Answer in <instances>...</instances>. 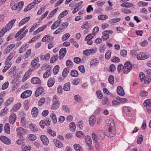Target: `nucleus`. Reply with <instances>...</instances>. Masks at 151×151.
Returning <instances> with one entry per match:
<instances>
[{
    "label": "nucleus",
    "instance_id": "1",
    "mask_svg": "<svg viewBox=\"0 0 151 151\" xmlns=\"http://www.w3.org/2000/svg\"><path fill=\"white\" fill-rule=\"evenodd\" d=\"M106 123L109 127V130L106 134L109 137H114L116 133L114 121L112 119H107L106 120Z\"/></svg>",
    "mask_w": 151,
    "mask_h": 151
},
{
    "label": "nucleus",
    "instance_id": "2",
    "mask_svg": "<svg viewBox=\"0 0 151 151\" xmlns=\"http://www.w3.org/2000/svg\"><path fill=\"white\" fill-rule=\"evenodd\" d=\"M16 21V19H13L10 21L6 26L2 28L0 31V37L3 36L6 32L11 29Z\"/></svg>",
    "mask_w": 151,
    "mask_h": 151
},
{
    "label": "nucleus",
    "instance_id": "3",
    "mask_svg": "<svg viewBox=\"0 0 151 151\" xmlns=\"http://www.w3.org/2000/svg\"><path fill=\"white\" fill-rule=\"evenodd\" d=\"M27 26H25L19 30L15 35V37H18L17 39L19 40H21L23 38L28 31L27 29L25 30Z\"/></svg>",
    "mask_w": 151,
    "mask_h": 151
},
{
    "label": "nucleus",
    "instance_id": "4",
    "mask_svg": "<svg viewBox=\"0 0 151 151\" xmlns=\"http://www.w3.org/2000/svg\"><path fill=\"white\" fill-rule=\"evenodd\" d=\"M16 131L18 133L20 138H23V135L27 133V130L22 127L17 128Z\"/></svg>",
    "mask_w": 151,
    "mask_h": 151
},
{
    "label": "nucleus",
    "instance_id": "5",
    "mask_svg": "<svg viewBox=\"0 0 151 151\" xmlns=\"http://www.w3.org/2000/svg\"><path fill=\"white\" fill-rule=\"evenodd\" d=\"M144 106L146 107L147 111L150 113L151 111V100L148 99L146 100L143 103Z\"/></svg>",
    "mask_w": 151,
    "mask_h": 151
},
{
    "label": "nucleus",
    "instance_id": "6",
    "mask_svg": "<svg viewBox=\"0 0 151 151\" xmlns=\"http://www.w3.org/2000/svg\"><path fill=\"white\" fill-rule=\"evenodd\" d=\"M54 39V37L50 35H45L42 39V41L43 42H50L52 41Z\"/></svg>",
    "mask_w": 151,
    "mask_h": 151
},
{
    "label": "nucleus",
    "instance_id": "7",
    "mask_svg": "<svg viewBox=\"0 0 151 151\" xmlns=\"http://www.w3.org/2000/svg\"><path fill=\"white\" fill-rule=\"evenodd\" d=\"M32 94V91L29 90H26L23 92L21 94V97L22 99L26 98L29 97Z\"/></svg>",
    "mask_w": 151,
    "mask_h": 151
},
{
    "label": "nucleus",
    "instance_id": "8",
    "mask_svg": "<svg viewBox=\"0 0 151 151\" xmlns=\"http://www.w3.org/2000/svg\"><path fill=\"white\" fill-rule=\"evenodd\" d=\"M17 118L16 115L15 114L12 113L10 116L9 118V121L10 123L13 124L15 122Z\"/></svg>",
    "mask_w": 151,
    "mask_h": 151
},
{
    "label": "nucleus",
    "instance_id": "9",
    "mask_svg": "<svg viewBox=\"0 0 151 151\" xmlns=\"http://www.w3.org/2000/svg\"><path fill=\"white\" fill-rule=\"evenodd\" d=\"M1 140L6 145H10L11 143L10 140L6 137L2 136L0 137Z\"/></svg>",
    "mask_w": 151,
    "mask_h": 151
},
{
    "label": "nucleus",
    "instance_id": "10",
    "mask_svg": "<svg viewBox=\"0 0 151 151\" xmlns=\"http://www.w3.org/2000/svg\"><path fill=\"white\" fill-rule=\"evenodd\" d=\"M62 20L59 19L55 21L52 24L51 27V29L52 30H54L57 28L60 25V24L61 23Z\"/></svg>",
    "mask_w": 151,
    "mask_h": 151
},
{
    "label": "nucleus",
    "instance_id": "11",
    "mask_svg": "<svg viewBox=\"0 0 151 151\" xmlns=\"http://www.w3.org/2000/svg\"><path fill=\"white\" fill-rule=\"evenodd\" d=\"M40 139L43 143L46 145H47L49 142L48 138L44 135H42L40 137Z\"/></svg>",
    "mask_w": 151,
    "mask_h": 151
},
{
    "label": "nucleus",
    "instance_id": "12",
    "mask_svg": "<svg viewBox=\"0 0 151 151\" xmlns=\"http://www.w3.org/2000/svg\"><path fill=\"white\" fill-rule=\"evenodd\" d=\"M31 82L33 84H40L41 81L39 78L35 77L32 78L31 80Z\"/></svg>",
    "mask_w": 151,
    "mask_h": 151
},
{
    "label": "nucleus",
    "instance_id": "13",
    "mask_svg": "<svg viewBox=\"0 0 151 151\" xmlns=\"http://www.w3.org/2000/svg\"><path fill=\"white\" fill-rule=\"evenodd\" d=\"M117 91L118 94L122 96L124 95L125 93L123 87L120 86H119L117 88Z\"/></svg>",
    "mask_w": 151,
    "mask_h": 151
},
{
    "label": "nucleus",
    "instance_id": "14",
    "mask_svg": "<svg viewBox=\"0 0 151 151\" xmlns=\"http://www.w3.org/2000/svg\"><path fill=\"white\" fill-rule=\"evenodd\" d=\"M66 53V50L65 48H63L60 51L59 58L60 59H62L63 58L65 55Z\"/></svg>",
    "mask_w": 151,
    "mask_h": 151
},
{
    "label": "nucleus",
    "instance_id": "15",
    "mask_svg": "<svg viewBox=\"0 0 151 151\" xmlns=\"http://www.w3.org/2000/svg\"><path fill=\"white\" fill-rule=\"evenodd\" d=\"M30 19V17H28L23 19L19 24V26L21 27L26 23Z\"/></svg>",
    "mask_w": 151,
    "mask_h": 151
},
{
    "label": "nucleus",
    "instance_id": "16",
    "mask_svg": "<svg viewBox=\"0 0 151 151\" xmlns=\"http://www.w3.org/2000/svg\"><path fill=\"white\" fill-rule=\"evenodd\" d=\"M96 121V117L94 116H91L89 118V124L92 126H93L95 123Z\"/></svg>",
    "mask_w": 151,
    "mask_h": 151
},
{
    "label": "nucleus",
    "instance_id": "17",
    "mask_svg": "<svg viewBox=\"0 0 151 151\" xmlns=\"http://www.w3.org/2000/svg\"><path fill=\"white\" fill-rule=\"evenodd\" d=\"M43 88L42 87H39L37 88L35 93V96L38 97L41 94L43 91Z\"/></svg>",
    "mask_w": 151,
    "mask_h": 151
},
{
    "label": "nucleus",
    "instance_id": "18",
    "mask_svg": "<svg viewBox=\"0 0 151 151\" xmlns=\"http://www.w3.org/2000/svg\"><path fill=\"white\" fill-rule=\"evenodd\" d=\"M85 139L86 145L89 147L91 146L92 140L91 137L88 136H85Z\"/></svg>",
    "mask_w": 151,
    "mask_h": 151
},
{
    "label": "nucleus",
    "instance_id": "19",
    "mask_svg": "<svg viewBox=\"0 0 151 151\" xmlns=\"http://www.w3.org/2000/svg\"><path fill=\"white\" fill-rule=\"evenodd\" d=\"M53 142L56 147L61 148L63 147V144L61 142L57 139H54Z\"/></svg>",
    "mask_w": 151,
    "mask_h": 151
},
{
    "label": "nucleus",
    "instance_id": "20",
    "mask_svg": "<svg viewBox=\"0 0 151 151\" xmlns=\"http://www.w3.org/2000/svg\"><path fill=\"white\" fill-rule=\"evenodd\" d=\"M38 112V109L37 107H34L32 110V114L34 117H36L37 116Z\"/></svg>",
    "mask_w": 151,
    "mask_h": 151
},
{
    "label": "nucleus",
    "instance_id": "21",
    "mask_svg": "<svg viewBox=\"0 0 151 151\" xmlns=\"http://www.w3.org/2000/svg\"><path fill=\"white\" fill-rule=\"evenodd\" d=\"M37 60L35 59L33 60L31 63V65L32 67L35 68H38L40 65V64L37 62Z\"/></svg>",
    "mask_w": 151,
    "mask_h": 151
},
{
    "label": "nucleus",
    "instance_id": "22",
    "mask_svg": "<svg viewBox=\"0 0 151 151\" xmlns=\"http://www.w3.org/2000/svg\"><path fill=\"white\" fill-rule=\"evenodd\" d=\"M35 5L34 3H32L29 4L24 9V11L27 12L31 10L32 9L35 7Z\"/></svg>",
    "mask_w": 151,
    "mask_h": 151
},
{
    "label": "nucleus",
    "instance_id": "23",
    "mask_svg": "<svg viewBox=\"0 0 151 151\" xmlns=\"http://www.w3.org/2000/svg\"><path fill=\"white\" fill-rule=\"evenodd\" d=\"M4 129L5 132L7 134H9L10 132V127L9 124L6 123L4 126Z\"/></svg>",
    "mask_w": 151,
    "mask_h": 151
},
{
    "label": "nucleus",
    "instance_id": "24",
    "mask_svg": "<svg viewBox=\"0 0 151 151\" xmlns=\"http://www.w3.org/2000/svg\"><path fill=\"white\" fill-rule=\"evenodd\" d=\"M50 58V55L49 53L46 54L45 55H41L40 57L41 60H44L46 61H48Z\"/></svg>",
    "mask_w": 151,
    "mask_h": 151
},
{
    "label": "nucleus",
    "instance_id": "25",
    "mask_svg": "<svg viewBox=\"0 0 151 151\" xmlns=\"http://www.w3.org/2000/svg\"><path fill=\"white\" fill-rule=\"evenodd\" d=\"M99 61L98 59L94 58L90 62V65L92 66L96 65V64H99Z\"/></svg>",
    "mask_w": 151,
    "mask_h": 151
},
{
    "label": "nucleus",
    "instance_id": "26",
    "mask_svg": "<svg viewBox=\"0 0 151 151\" xmlns=\"http://www.w3.org/2000/svg\"><path fill=\"white\" fill-rule=\"evenodd\" d=\"M29 128L31 130L34 132H36L38 131L37 126L34 124H31L29 125Z\"/></svg>",
    "mask_w": 151,
    "mask_h": 151
},
{
    "label": "nucleus",
    "instance_id": "27",
    "mask_svg": "<svg viewBox=\"0 0 151 151\" xmlns=\"http://www.w3.org/2000/svg\"><path fill=\"white\" fill-rule=\"evenodd\" d=\"M76 135L78 137L80 138H83L85 136L84 134L82 131H78L76 132Z\"/></svg>",
    "mask_w": 151,
    "mask_h": 151
},
{
    "label": "nucleus",
    "instance_id": "28",
    "mask_svg": "<svg viewBox=\"0 0 151 151\" xmlns=\"http://www.w3.org/2000/svg\"><path fill=\"white\" fill-rule=\"evenodd\" d=\"M69 70L70 69L68 68H65L63 70L62 72V75L63 77L65 78L67 76Z\"/></svg>",
    "mask_w": 151,
    "mask_h": 151
},
{
    "label": "nucleus",
    "instance_id": "29",
    "mask_svg": "<svg viewBox=\"0 0 151 151\" xmlns=\"http://www.w3.org/2000/svg\"><path fill=\"white\" fill-rule=\"evenodd\" d=\"M27 45L26 44H24L19 49V52L20 53H23L26 50L25 47L26 48H27L28 47L27 46Z\"/></svg>",
    "mask_w": 151,
    "mask_h": 151
},
{
    "label": "nucleus",
    "instance_id": "30",
    "mask_svg": "<svg viewBox=\"0 0 151 151\" xmlns=\"http://www.w3.org/2000/svg\"><path fill=\"white\" fill-rule=\"evenodd\" d=\"M32 52L31 49H29L27 50L24 55L23 58L25 59L28 58Z\"/></svg>",
    "mask_w": 151,
    "mask_h": 151
},
{
    "label": "nucleus",
    "instance_id": "31",
    "mask_svg": "<svg viewBox=\"0 0 151 151\" xmlns=\"http://www.w3.org/2000/svg\"><path fill=\"white\" fill-rule=\"evenodd\" d=\"M21 106V104L20 103H18L15 105L13 107L12 111H13L18 110Z\"/></svg>",
    "mask_w": 151,
    "mask_h": 151
},
{
    "label": "nucleus",
    "instance_id": "32",
    "mask_svg": "<svg viewBox=\"0 0 151 151\" xmlns=\"http://www.w3.org/2000/svg\"><path fill=\"white\" fill-rule=\"evenodd\" d=\"M105 135V132L104 131L100 130L99 132V134L98 137L101 140L104 137Z\"/></svg>",
    "mask_w": 151,
    "mask_h": 151
},
{
    "label": "nucleus",
    "instance_id": "33",
    "mask_svg": "<svg viewBox=\"0 0 151 151\" xmlns=\"http://www.w3.org/2000/svg\"><path fill=\"white\" fill-rule=\"evenodd\" d=\"M92 137L93 140L94 141L95 143L98 142V138H99L96 134L95 132H93L92 133Z\"/></svg>",
    "mask_w": 151,
    "mask_h": 151
},
{
    "label": "nucleus",
    "instance_id": "34",
    "mask_svg": "<svg viewBox=\"0 0 151 151\" xmlns=\"http://www.w3.org/2000/svg\"><path fill=\"white\" fill-rule=\"evenodd\" d=\"M116 99L119 101V102H121L122 104L127 103L128 101V100L126 98H122L119 96L116 97Z\"/></svg>",
    "mask_w": 151,
    "mask_h": 151
},
{
    "label": "nucleus",
    "instance_id": "35",
    "mask_svg": "<svg viewBox=\"0 0 151 151\" xmlns=\"http://www.w3.org/2000/svg\"><path fill=\"white\" fill-rule=\"evenodd\" d=\"M10 6L12 9L14 10H16L18 8L17 4L14 1L11 3Z\"/></svg>",
    "mask_w": 151,
    "mask_h": 151
},
{
    "label": "nucleus",
    "instance_id": "36",
    "mask_svg": "<svg viewBox=\"0 0 151 151\" xmlns=\"http://www.w3.org/2000/svg\"><path fill=\"white\" fill-rule=\"evenodd\" d=\"M123 109L124 113L127 114V115L130 116L131 115V113L129 109L126 106H124L123 107Z\"/></svg>",
    "mask_w": 151,
    "mask_h": 151
},
{
    "label": "nucleus",
    "instance_id": "37",
    "mask_svg": "<svg viewBox=\"0 0 151 151\" xmlns=\"http://www.w3.org/2000/svg\"><path fill=\"white\" fill-rule=\"evenodd\" d=\"M103 35L102 36L101 38L104 40H106L108 39L109 37V34H107L106 32H103L102 33Z\"/></svg>",
    "mask_w": 151,
    "mask_h": 151
},
{
    "label": "nucleus",
    "instance_id": "38",
    "mask_svg": "<svg viewBox=\"0 0 151 151\" xmlns=\"http://www.w3.org/2000/svg\"><path fill=\"white\" fill-rule=\"evenodd\" d=\"M50 116L52 119V122L54 124H56L57 122V119L55 114H54L52 113L50 115Z\"/></svg>",
    "mask_w": 151,
    "mask_h": 151
},
{
    "label": "nucleus",
    "instance_id": "39",
    "mask_svg": "<svg viewBox=\"0 0 151 151\" xmlns=\"http://www.w3.org/2000/svg\"><path fill=\"white\" fill-rule=\"evenodd\" d=\"M123 67L128 68L131 70L132 68V65L130 61H127L125 63Z\"/></svg>",
    "mask_w": 151,
    "mask_h": 151
},
{
    "label": "nucleus",
    "instance_id": "40",
    "mask_svg": "<svg viewBox=\"0 0 151 151\" xmlns=\"http://www.w3.org/2000/svg\"><path fill=\"white\" fill-rule=\"evenodd\" d=\"M108 18L107 15H99L98 17V19L100 20H105Z\"/></svg>",
    "mask_w": 151,
    "mask_h": 151
},
{
    "label": "nucleus",
    "instance_id": "41",
    "mask_svg": "<svg viewBox=\"0 0 151 151\" xmlns=\"http://www.w3.org/2000/svg\"><path fill=\"white\" fill-rule=\"evenodd\" d=\"M47 26V25L46 24L44 25L42 27L38 28L35 32L37 33L40 32H42L45 29Z\"/></svg>",
    "mask_w": 151,
    "mask_h": 151
},
{
    "label": "nucleus",
    "instance_id": "42",
    "mask_svg": "<svg viewBox=\"0 0 151 151\" xmlns=\"http://www.w3.org/2000/svg\"><path fill=\"white\" fill-rule=\"evenodd\" d=\"M60 69L59 65H57L54 67L53 69V73L54 74L56 75L58 73Z\"/></svg>",
    "mask_w": 151,
    "mask_h": 151
},
{
    "label": "nucleus",
    "instance_id": "43",
    "mask_svg": "<svg viewBox=\"0 0 151 151\" xmlns=\"http://www.w3.org/2000/svg\"><path fill=\"white\" fill-rule=\"evenodd\" d=\"M55 82V80L53 78H50L47 82V85H54Z\"/></svg>",
    "mask_w": 151,
    "mask_h": 151
},
{
    "label": "nucleus",
    "instance_id": "44",
    "mask_svg": "<svg viewBox=\"0 0 151 151\" xmlns=\"http://www.w3.org/2000/svg\"><path fill=\"white\" fill-rule=\"evenodd\" d=\"M24 109L25 110H28L29 107V102L28 100H25L24 102Z\"/></svg>",
    "mask_w": 151,
    "mask_h": 151
},
{
    "label": "nucleus",
    "instance_id": "45",
    "mask_svg": "<svg viewBox=\"0 0 151 151\" xmlns=\"http://www.w3.org/2000/svg\"><path fill=\"white\" fill-rule=\"evenodd\" d=\"M26 119L25 118L24 116H22L21 118V126L24 127L26 126V124L25 123Z\"/></svg>",
    "mask_w": 151,
    "mask_h": 151
},
{
    "label": "nucleus",
    "instance_id": "46",
    "mask_svg": "<svg viewBox=\"0 0 151 151\" xmlns=\"http://www.w3.org/2000/svg\"><path fill=\"white\" fill-rule=\"evenodd\" d=\"M151 79L150 76H148L147 77L145 78V79L143 78H142V81L144 80V83L145 84H148L150 82Z\"/></svg>",
    "mask_w": 151,
    "mask_h": 151
},
{
    "label": "nucleus",
    "instance_id": "47",
    "mask_svg": "<svg viewBox=\"0 0 151 151\" xmlns=\"http://www.w3.org/2000/svg\"><path fill=\"white\" fill-rule=\"evenodd\" d=\"M59 106V102H53V104L51 106V108L53 109H55L58 108Z\"/></svg>",
    "mask_w": 151,
    "mask_h": 151
},
{
    "label": "nucleus",
    "instance_id": "48",
    "mask_svg": "<svg viewBox=\"0 0 151 151\" xmlns=\"http://www.w3.org/2000/svg\"><path fill=\"white\" fill-rule=\"evenodd\" d=\"M69 127L71 131H75L76 128V125L74 122H72L69 125Z\"/></svg>",
    "mask_w": 151,
    "mask_h": 151
},
{
    "label": "nucleus",
    "instance_id": "49",
    "mask_svg": "<svg viewBox=\"0 0 151 151\" xmlns=\"http://www.w3.org/2000/svg\"><path fill=\"white\" fill-rule=\"evenodd\" d=\"M68 13V11L66 10L60 13L58 16V18L61 19L65 16Z\"/></svg>",
    "mask_w": 151,
    "mask_h": 151
},
{
    "label": "nucleus",
    "instance_id": "50",
    "mask_svg": "<svg viewBox=\"0 0 151 151\" xmlns=\"http://www.w3.org/2000/svg\"><path fill=\"white\" fill-rule=\"evenodd\" d=\"M51 75L50 70H47L43 75V77L46 78L49 77Z\"/></svg>",
    "mask_w": 151,
    "mask_h": 151
},
{
    "label": "nucleus",
    "instance_id": "51",
    "mask_svg": "<svg viewBox=\"0 0 151 151\" xmlns=\"http://www.w3.org/2000/svg\"><path fill=\"white\" fill-rule=\"evenodd\" d=\"M74 98L75 101L78 102L80 103L82 101V98L78 95H76L74 97Z\"/></svg>",
    "mask_w": 151,
    "mask_h": 151
},
{
    "label": "nucleus",
    "instance_id": "52",
    "mask_svg": "<svg viewBox=\"0 0 151 151\" xmlns=\"http://www.w3.org/2000/svg\"><path fill=\"white\" fill-rule=\"evenodd\" d=\"M121 20L120 18H115L110 20L109 21L111 23H115L119 22Z\"/></svg>",
    "mask_w": 151,
    "mask_h": 151
},
{
    "label": "nucleus",
    "instance_id": "53",
    "mask_svg": "<svg viewBox=\"0 0 151 151\" xmlns=\"http://www.w3.org/2000/svg\"><path fill=\"white\" fill-rule=\"evenodd\" d=\"M70 75L73 77H76L78 75V72L76 70H73L71 71Z\"/></svg>",
    "mask_w": 151,
    "mask_h": 151
},
{
    "label": "nucleus",
    "instance_id": "54",
    "mask_svg": "<svg viewBox=\"0 0 151 151\" xmlns=\"http://www.w3.org/2000/svg\"><path fill=\"white\" fill-rule=\"evenodd\" d=\"M20 139H18L17 141V144L21 145H25V143L24 141L23 138H20Z\"/></svg>",
    "mask_w": 151,
    "mask_h": 151
},
{
    "label": "nucleus",
    "instance_id": "55",
    "mask_svg": "<svg viewBox=\"0 0 151 151\" xmlns=\"http://www.w3.org/2000/svg\"><path fill=\"white\" fill-rule=\"evenodd\" d=\"M66 64L68 67L67 68H69L72 67L73 65V62L69 60H68L66 61Z\"/></svg>",
    "mask_w": 151,
    "mask_h": 151
},
{
    "label": "nucleus",
    "instance_id": "56",
    "mask_svg": "<svg viewBox=\"0 0 151 151\" xmlns=\"http://www.w3.org/2000/svg\"><path fill=\"white\" fill-rule=\"evenodd\" d=\"M13 100L14 99L13 98H10L5 103V106H7L10 104L13 101Z\"/></svg>",
    "mask_w": 151,
    "mask_h": 151
},
{
    "label": "nucleus",
    "instance_id": "57",
    "mask_svg": "<svg viewBox=\"0 0 151 151\" xmlns=\"http://www.w3.org/2000/svg\"><path fill=\"white\" fill-rule=\"evenodd\" d=\"M48 133L51 136L54 137L56 135V132L55 131H53L52 129H50L49 128L47 130Z\"/></svg>",
    "mask_w": 151,
    "mask_h": 151
},
{
    "label": "nucleus",
    "instance_id": "58",
    "mask_svg": "<svg viewBox=\"0 0 151 151\" xmlns=\"http://www.w3.org/2000/svg\"><path fill=\"white\" fill-rule=\"evenodd\" d=\"M70 36V34L68 33L64 35L62 38V40L64 41L66 40Z\"/></svg>",
    "mask_w": 151,
    "mask_h": 151
},
{
    "label": "nucleus",
    "instance_id": "59",
    "mask_svg": "<svg viewBox=\"0 0 151 151\" xmlns=\"http://www.w3.org/2000/svg\"><path fill=\"white\" fill-rule=\"evenodd\" d=\"M88 27V22L86 21L83 23V25L81 26V28L83 29H87Z\"/></svg>",
    "mask_w": 151,
    "mask_h": 151
},
{
    "label": "nucleus",
    "instance_id": "60",
    "mask_svg": "<svg viewBox=\"0 0 151 151\" xmlns=\"http://www.w3.org/2000/svg\"><path fill=\"white\" fill-rule=\"evenodd\" d=\"M73 147L76 151H81V147L79 144H75L74 145Z\"/></svg>",
    "mask_w": 151,
    "mask_h": 151
},
{
    "label": "nucleus",
    "instance_id": "61",
    "mask_svg": "<svg viewBox=\"0 0 151 151\" xmlns=\"http://www.w3.org/2000/svg\"><path fill=\"white\" fill-rule=\"evenodd\" d=\"M58 9V8H56L53 10L48 15L49 17H52L55 14V13L57 12Z\"/></svg>",
    "mask_w": 151,
    "mask_h": 151
},
{
    "label": "nucleus",
    "instance_id": "62",
    "mask_svg": "<svg viewBox=\"0 0 151 151\" xmlns=\"http://www.w3.org/2000/svg\"><path fill=\"white\" fill-rule=\"evenodd\" d=\"M109 81V83L111 84H113L114 83V77L111 75H110L108 78Z\"/></svg>",
    "mask_w": 151,
    "mask_h": 151
},
{
    "label": "nucleus",
    "instance_id": "63",
    "mask_svg": "<svg viewBox=\"0 0 151 151\" xmlns=\"http://www.w3.org/2000/svg\"><path fill=\"white\" fill-rule=\"evenodd\" d=\"M95 35L93 33L92 34H90L87 35L85 38V40H91L92 39L94 36Z\"/></svg>",
    "mask_w": 151,
    "mask_h": 151
},
{
    "label": "nucleus",
    "instance_id": "64",
    "mask_svg": "<svg viewBox=\"0 0 151 151\" xmlns=\"http://www.w3.org/2000/svg\"><path fill=\"white\" fill-rule=\"evenodd\" d=\"M40 125L42 128H44L45 126L46 125V123L45 120H41L40 123Z\"/></svg>",
    "mask_w": 151,
    "mask_h": 151
}]
</instances>
